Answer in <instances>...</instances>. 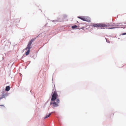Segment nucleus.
<instances>
[{
	"instance_id": "f257e3e1",
	"label": "nucleus",
	"mask_w": 126,
	"mask_h": 126,
	"mask_svg": "<svg viewBox=\"0 0 126 126\" xmlns=\"http://www.w3.org/2000/svg\"><path fill=\"white\" fill-rule=\"evenodd\" d=\"M58 95L56 91H54L53 94L51 98V101L50 103V105H52L53 108L55 107L59 106V104L60 103V100L59 99H56Z\"/></svg>"
},
{
	"instance_id": "f03ea898",
	"label": "nucleus",
	"mask_w": 126,
	"mask_h": 126,
	"mask_svg": "<svg viewBox=\"0 0 126 126\" xmlns=\"http://www.w3.org/2000/svg\"><path fill=\"white\" fill-rule=\"evenodd\" d=\"M93 26L94 27H101V28L102 27H106V28H108L110 29H112L113 28H115V27H110L109 26L105 24H104L101 23H98V24H95L93 25Z\"/></svg>"
},
{
	"instance_id": "7ed1b4c3",
	"label": "nucleus",
	"mask_w": 126,
	"mask_h": 126,
	"mask_svg": "<svg viewBox=\"0 0 126 126\" xmlns=\"http://www.w3.org/2000/svg\"><path fill=\"white\" fill-rule=\"evenodd\" d=\"M78 18L84 21H86L88 22H91V20L90 18L87 16L78 17Z\"/></svg>"
},
{
	"instance_id": "20e7f679",
	"label": "nucleus",
	"mask_w": 126,
	"mask_h": 126,
	"mask_svg": "<svg viewBox=\"0 0 126 126\" xmlns=\"http://www.w3.org/2000/svg\"><path fill=\"white\" fill-rule=\"evenodd\" d=\"M32 44L29 42L28 44V45L27 47L25 49L27 50L28 49L30 50V49L32 47V46L31 45Z\"/></svg>"
},
{
	"instance_id": "39448f33",
	"label": "nucleus",
	"mask_w": 126,
	"mask_h": 126,
	"mask_svg": "<svg viewBox=\"0 0 126 126\" xmlns=\"http://www.w3.org/2000/svg\"><path fill=\"white\" fill-rule=\"evenodd\" d=\"M9 86H8L6 87L5 90L7 91H8L10 89Z\"/></svg>"
},
{
	"instance_id": "423d86ee",
	"label": "nucleus",
	"mask_w": 126,
	"mask_h": 126,
	"mask_svg": "<svg viewBox=\"0 0 126 126\" xmlns=\"http://www.w3.org/2000/svg\"><path fill=\"white\" fill-rule=\"evenodd\" d=\"M51 113H50L48 115H47L45 117H44V119H46L49 117L51 114Z\"/></svg>"
},
{
	"instance_id": "0eeeda50",
	"label": "nucleus",
	"mask_w": 126,
	"mask_h": 126,
	"mask_svg": "<svg viewBox=\"0 0 126 126\" xmlns=\"http://www.w3.org/2000/svg\"><path fill=\"white\" fill-rule=\"evenodd\" d=\"M36 38H32L31 40V41L29 42H30V43H31V44L32 43V42H33L36 39Z\"/></svg>"
},
{
	"instance_id": "6e6552de",
	"label": "nucleus",
	"mask_w": 126,
	"mask_h": 126,
	"mask_svg": "<svg viewBox=\"0 0 126 126\" xmlns=\"http://www.w3.org/2000/svg\"><path fill=\"white\" fill-rule=\"evenodd\" d=\"M27 50H28L25 53V54L26 55H28L29 54V53L30 52V50L28 49Z\"/></svg>"
},
{
	"instance_id": "1a4fd4ad",
	"label": "nucleus",
	"mask_w": 126,
	"mask_h": 126,
	"mask_svg": "<svg viewBox=\"0 0 126 126\" xmlns=\"http://www.w3.org/2000/svg\"><path fill=\"white\" fill-rule=\"evenodd\" d=\"M78 27V26L76 25H74L72 26V28L73 29H76Z\"/></svg>"
},
{
	"instance_id": "9d476101",
	"label": "nucleus",
	"mask_w": 126,
	"mask_h": 126,
	"mask_svg": "<svg viewBox=\"0 0 126 126\" xmlns=\"http://www.w3.org/2000/svg\"><path fill=\"white\" fill-rule=\"evenodd\" d=\"M106 40L107 42L108 43H110V41L109 40H107L106 38Z\"/></svg>"
},
{
	"instance_id": "9b49d317",
	"label": "nucleus",
	"mask_w": 126,
	"mask_h": 126,
	"mask_svg": "<svg viewBox=\"0 0 126 126\" xmlns=\"http://www.w3.org/2000/svg\"><path fill=\"white\" fill-rule=\"evenodd\" d=\"M126 34V33H123L122 34V35H124Z\"/></svg>"
},
{
	"instance_id": "f8f14e48",
	"label": "nucleus",
	"mask_w": 126,
	"mask_h": 126,
	"mask_svg": "<svg viewBox=\"0 0 126 126\" xmlns=\"http://www.w3.org/2000/svg\"><path fill=\"white\" fill-rule=\"evenodd\" d=\"M2 97H1L0 98V100L1 99H2ZM0 106H3V105H0Z\"/></svg>"
}]
</instances>
